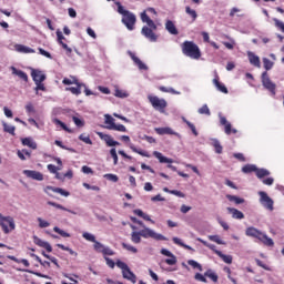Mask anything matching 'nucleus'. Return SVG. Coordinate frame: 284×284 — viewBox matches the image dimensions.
Returning <instances> with one entry per match:
<instances>
[{
    "label": "nucleus",
    "instance_id": "1",
    "mask_svg": "<svg viewBox=\"0 0 284 284\" xmlns=\"http://www.w3.org/2000/svg\"><path fill=\"white\" fill-rule=\"evenodd\" d=\"M141 20L143 23H146V26L142 28L141 33L143 37H145V39H149L151 43H155V41L159 39V36L154 33V30H156V23H154V20H151L150 16H148L145 12L141 13Z\"/></svg>",
    "mask_w": 284,
    "mask_h": 284
},
{
    "label": "nucleus",
    "instance_id": "2",
    "mask_svg": "<svg viewBox=\"0 0 284 284\" xmlns=\"http://www.w3.org/2000/svg\"><path fill=\"white\" fill-rule=\"evenodd\" d=\"M245 234L252 239H257V241L263 243V245H267V247H274V240L254 226L247 227Z\"/></svg>",
    "mask_w": 284,
    "mask_h": 284
},
{
    "label": "nucleus",
    "instance_id": "3",
    "mask_svg": "<svg viewBox=\"0 0 284 284\" xmlns=\"http://www.w3.org/2000/svg\"><path fill=\"white\" fill-rule=\"evenodd\" d=\"M115 6L118 7L119 14H122V23L125 24L128 30H134V26L136 23V16H134V13L125 10V8H123L121 6V2H119V1L115 2Z\"/></svg>",
    "mask_w": 284,
    "mask_h": 284
},
{
    "label": "nucleus",
    "instance_id": "4",
    "mask_svg": "<svg viewBox=\"0 0 284 284\" xmlns=\"http://www.w3.org/2000/svg\"><path fill=\"white\" fill-rule=\"evenodd\" d=\"M182 52L185 57H190V59H201V49L193 41H184L182 43Z\"/></svg>",
    "mask_w": 284,
    "mask_h": 284
},
{
    "label": "nucleus",
    "instance_id": "5",
    "mask_svg": "<svg viewBox=\"0 0 284 284\" xmlns=\"http://www.w3.org/2000/svg\"><path fill=\"white\" fill-rule=\"evenodd\" d=\"M148 101L158 112L163 113L165 112V108H168V101H165V99H160L156 95H148Z\"/></svg>",
    "mask_w": 284,
    "mask_h": 284
},
{
    "label": "nucleus",
    "instance_id": "6",
    "mask_svg": "<svg viewBox=\"0 0 284 284\" xmlns=\"http://www.w3.org/2000/svg\"><path fill=\"white\" fill-rule=\"evenodd\" d=\"M0 226L4 234H10L16 227L14 219L12 216H3V214H0Z\"/></svg>",
    "mask_w": 284,
    "mask_h": 284
},
{
    "label": "nucleus",
    "instance_id": "7",
    "mask_svg": "<svg viewBox=\"0 0 284 284\" xmlns=\"http://www.w3.org/2000/svg\"><path fill=\"white\" fill-rule=\"evenodd\" d=\"M140 235L142 236V239H153L154 241H168V237H165L161 233L154 232V230L150 227H144L143 230H141Z\"/></svg>",
    "mask_w": 284,
    "mask_h": 284
},
{
    "label": "nucleus",
    "instance_id": "8",
    "mask_svg": "<svg viewBox=\"0 0 284 284\" xmlns=\"http://www.w3.org/2000/svg\"><path fill=\"white\" fill-rule=\"evenodd\" d=\"M258 196L261 205H263L265 210H268V212H274V200H272V197H270L265 191H260Z\"/></svg>",
    "mask_w": 284,
    "mask_h": 284
},
{
    "label": "nucleus",
    "instance_id": "9",
    "mask_svg": "<svg viewBox=\"0 0 284 284\" xmlns=\"http://www.w3.org/2000/svg\"><path fill=\"white\" fill-rule=\"evenodd\" d=\"M262 84L265 90H268V92H271L272 97H276V84L272 82L270 75L267 74V71H264L262 73Z\"/></svg>",
    "mask_w": 284,
    "mask_h": 284
},
{
    "label": "nucleus",
    "instance_id": "10",
    "mask_svg": "<svg viewBox=\"0 0 284 284\" xmlns=\"http://www.w3.org/2000/svg\"><path fill=\"white\" fill-rule=\"evenodd\" d=\"M220 125L224 126V132L225 134L230 135V134H236L239 131L236 129L232 128V123H230L227 121L226 116L221 115L220 116Z\"/></svg>",
    "mask_w": 284,
    "mask_h": 284
},
{
    "label": "nucleus",
    "instance_id": "11",
    "mask_svg": "<svg viewBox=\"0 0 284 284\" xmlns=\"http://www.w3.org/2000/svg\"><path fill=\"white\" fill-rule=\"evenodd\" d=\"M58 37V43L65 50L67 57H72V48L68 47V44L63 41H65V37H63V32L61 30H58L55 32Z\"/></svg>",
    "mask_w": 284,
    "mask_h": 284
},
{
    "label": "nucleus",
    "instance_id": "12",
    "mask_svg": "<svg viewBox=\"0 0 284 284\" xmlns=\"http://www.w3.org/2000/svg\"><path fill=\"white\" fill-rule=\"evenodd\" d=\"M97 134H98V136H99L102 141H104V142L106 143V145H108L109 148H114V146H116V145H121V143H119L118 141H114V139H112V135H110V134H105V133H103V132H98Z\"/></svg>",
    "mask_w": 284,
    "mask_h": 284
},
{
    "label": "nucleus",
    "instance_id": "13",
    "mask_svg": "<svg viewBox=\"0 0 284 284\" xmlns=\"http://www.w3.org/2000/svg\"><path fill=\"white\" fill-rule=\"evenodd\" d=\"M33 243L34 245H38V247H43L47 252H52V245L37 235H33Z\"/></svg>",
    "mask_w": 284,
    "mask_h": 284
},
{
    "label": "nucleus",
    "instance_id": "14",
    "mask_svg": "<svg viewBox=\"0 0 284 284\" xmlns=\"http://www.w3.org/2000/svg\"><path fill=\"white\" fill-rule=\"evenodd\" d=\"M23 174H26L28 179H32L33 181H43V173L39 171L24 170Z\"/></svg>",
    "mask_w": 284,
    "mask_h": 284
},
{
    "label": "nucleus",
    "instance_id": "15",
    "mask_svg": "<svg viewBox=\"0 0 284 284\" xmlns=\"http://www.w3.org/2000/svg\"><path fill=\"white\" fill-rule=\"evenodd\" d=\"M50 191L54 192L55 194H61V196H70V192L61 189V187H54V186H45L44 192L50 196Z\"/></svg>",
    "mask_w": 284,
    "mask_h": 284
},
{
    "label": "nucleus",
    "instance_id": "16",
    "mask_svg": "<svg viewBox=\"0 0 284 284\" xmlns=\"http://www.w3.org/2000/svg\"><path fill=\"white\" fill-rule=\"evenodd\" d=\"M10 70L14 77H19L21 79V81H24V83H28V81H29L28 73L17 69V67H10Z\"/></svg>",
    "mask_w": 284,
    "mask_h": 284
},
{
    "label": "nucleus",
    "instance_id": "17",
    "mask_svg": "<svg viewBox=\"0 0 284 284\" xmlns=\"http://www.w3.org/2000/svg\"><path fill=\"white\" fill-rule=\"evenodd\" d=\"M247 58L251 65H254V68H261V58H258V55L252 51H247Z\"/></svg>",
    "mask_w": 284,
    "mask_h": 284
},
{
    "label": "nucleus",
    "instance_id": "18",
    "mask_svg": "<svg viewBox=\"0 0 284 284\" xmlns=\"http://www.w3.org/2000/svg\"><path fill=\"white\" fill-rule=\"evenodd\" d=\"M129 55L131 57L132 61L138 65L139 70H148V65L139 59L132 51L129 52Z\"/></svg>",
    "mask_w": 284,
    "mask_h": 284
},
{
    "label": "nucleus",
    "instance_id": "19",
    "mask_svg": "<svg viewBox=\"0 0 284 284\" xmlns=\"http://www.w3.org/2000/svg\"><path fill=\"white\" fill-rule=\"evenodd\" d=\"M155 132L156 134L163 135V134H171L176 136L179 133L174 132V130H172V128L170 126H165V128H155Z\"/></svg>",
    "mask_w": 284,
    "mask_h": 284
},
{
    "label": "nucleus",
    "instance_id": "20",
    "mask_svg": "<svg viewBox=\"0 0 284 284\" xmlns=\"http://www.w3.org/2000/svg\"><path fill=\"white\" fill-rule=\"evenodd\" d=\"M77 87H69L67 88V92H70L71 94H75V97H79L81 94V88H85V84L79 82V84H75Z\"/></svg>",
    "mask_w": 284,
    "mask_h": 284
},
{
    "label": "nucleus",
    "instance_id": "21",
    "mask_svg": "<svg viewBox=\"0 0 284 284\" xmlns=\"http://www.w3.org/2000/svg\"><path fill=\"white\" fill-rule=\"evenodd\" d=\"M123 278H126V281H131V283H136V275L132 273V271L126 268L125 271H122Z\"/></svg>",
    "mask_w": 284,
    "mask_h": 284
},
{
    "label": "nucleus",
    "instance_id": "22",
    "mask_svg": "<svg viewBox=\"0 0 284 284\" xmlns=\"http://www.w3.org/2000/svg\"><path fill=\"white\" fill-rule=\"evenodd\" d=\"M165 30H168L170 34H174V36L179 34V30L176 29V26L172 20H168L165 22Z\"/></svg>",
    "mask_w": 284,
    "mask_h": 284
},
{
    "label": "nucleus",
    "instance_id": "23",
    "mask_svg": "<svg viewBox=\"0 0 284 284\" xmlns=\"http://www.w3.org/2000/svg\"><path fill=\"white\" fill-rule=\"evenodd\" d=\"M14 48L17 52H22L23 54H34V49L26 47L23 44H16Z\"/></svg>",
    "mask_w": 284,
    "mask_h": 284
},
{
    "label": "nucleus",
    "instance_id": "24",
    "mask_svg": "<svg viewBox=\"0 0 284 284\" xmlns=\"http://www.w3.org/2000/svg\"><path fill=\"white\" fill-rule=\"evenodd\" d=\"M153 156H155V159H158L161 163H174V160H172L170 158H165L163 155V153H161L159 151H154Z\"/></svg>",
    "mask_w": 284,
    "mask_h": 284
},
{
    "label": "nucleus",
    "instance_id": "25",
    "mask_svg": "<svg viewBox=\"0 0 284 284\" xmlns=\"http://www.w3.org/2000/svg\"><path fill=\"white\" fill-rule=\"evenodd\" d=\"M213 83L215 85V88L222 92L223 94H227V87H225V84L221 83V81H219V75L216 78L213 79Z\"/></svg>",
    "mask_w": 284,
    "mask_h": 284
},
{
    "label": "nucleus",
    "instance_id": "26",
    "mask_svg": "<svg viewBox=\"0 0 284 284\" xmlns=\"http://www.w3.org/2000/svg\"><path fill=\"white\" fill-rule=\"evenodd\" d=\"M47 77H41L40 80H37V78H34V83H36V92H39V90H41V92H45V84H43V81H45Z\"/></svg>",
    "mask_w": 284,
    "mask_h": 284
},
{
    "label": "nucleus",
    "instance_id": "27",
    "mask_svg": "<svg viewBox=\"0 0 284 284\" xmlns=\"http://www.w3.org/2000/svg\"><path fill=\"white\" fill-rule=\"evenodd\" d=\"M227 212H230V214H232L233 219H245V214H243V212L239 211L237 209L234 207H227Z\"/></svg>",
    "mask_w": 284,
    "mask_h": 284
},
{
    "label": "nucleus",
    "instance_id": "28",
    "mask_svg": "<svg viewBox=\"0 0 284 284\" xmlns=\"http://www.w3.org/2000/svg\"><path fill=\"white\" fill-rule=\"evenodd\" d=\"M133 214H136V216H140L141 219H143L144 221H149V223L154 224V220H152V217H150V215L145 214L143 211H141V209H136L133 211Z\"/></svg>",
    "mask_w": 284,
    "mask_h": 284
},
{
    "label": "nucleus",
    "instance_id": "29",
    "mask_svg": "<svg viewBox=\"0 0 284 284\" xmlns=\"http://www.w3.org/2000/svg\"><path fill=\"white\" fill-rule=\"evenodd\" d=\"M129 148H130V150H132V152H134L135 154H140V156H145L146 159H150V153H148V151L139 150V149H136V146H134V144H132V143H129Z\"/></svg>",
    "mask_w": 284,
    "mask_h": 284
},
{
    "label": "nucleus",
    "instance_id": "30",
    "mask_svg": "<svg viewBox=\"0 0 284 284\" xmlns=\"http://www.w3.org/2000/svg\"><path fill=\"white\" fill-rule=\"evenodd\" d=\"M114 118H112V115H110V114H105L104 115V123H105V125H108L106 126V130H112L113 128H114V125L116 124V123H114Z\"/></svg>",
    "mask_w": 284,
    "mask_h": 284
},
{
    "label": "nucleus",
    "instance_id": "31",
    "mask_svg": "<svg viewBox=\"0 0 284 284\" xmlns=\"http://www.w3.org/2000/svg\"><path fill=\"white\" fill-rule=\"evenodd\" d=\"M215 254H217V256H220V258H222L224 263H227V265H232V255H225L221 251H215Z\"/></svg>",
    "mask_w": 284,
    "mask_h": 284
},
{
    "label": "nucleus",
    "instance_id": "32",
    "mask_svg": "<svg viewBox=\"0 0 284 284\" xmlns=\"http://www.w3.org/2000/svg\"><path fill=\"white\" fill-rule=\"evenodd\" d=\"M48 205H51L52 207H57V210H63L64 212H70V214H77L74 211L67 209L63 205L52 202V201H49Z\"/></svg>",
    "mask_w": 284,
    "mask_h": 284
},
{
    "label": "nucleus",
    "instance_id": "33",
    "mask_svg": "<svg viewBox=\"0 0 284 284\" xmlns=\"http://www.w3.org/2000/svg\"><path fill=\"white\" fill-rule=\"evenodd\" d=\"M22 145L31 148V150H37V142L32 141L31 138L22 139Z\"/></svg>",
    "mask_w": 284,
    "mask_h": 284
},
{
    "label": "nucleus",
    "instance_id": "34",
    "mask_svg": "<svg viewBox=\"0 0 284 284\" xmlns=\"http://www.w3.org/2000/svg\"><path fill=\"white\" fill-rule=\"evenodd\" d=\"M255 175L257 176V179H265V176H270V171L267 169L256 168Z\"/></svg>",
    "mask_w": 284,
    "mask_h": 284
},
{
    "label": "nucleus",
    "instance_id": "35",
    "mask_svg": "<svg viewBox=\"0 0 284 284\" xmlns=\"http://www.w3.org/2000/svg\"><path fill=\"white\" fill-rule=\"evenodd\" d=\"M31 77L33 79H37V81L41 80L42 77H45V74L43 73V71L39 70V69H32L31 70Z\"/></svg>",
    "mask_w": 284,
    "mask_h": 284
},
{
    "label": "nucleus",
    "instance_id": "36",
    "mask_svg": "<svg viewBox=\"0 0 284 284\" xmlns=\"http://www.w3.org/2000/svg\"><path fill=\"white\" fill-rule=\"evenodd\" d=\"M212 145L216 154H223V145H221V142L217 139L212 140Z\"/></svg>",
    "mask_w": 284,
    "mask_h": 284
},
{
    "label": "nucleus",
    "instance_id": "37",
    "mask_svg": "<svg viewBox=\"0 0 284 284\" xmlns=\"http://www.w3.org/2000/svg\"><path fill=\"white\" fill-rule=\"evenodd\" d=\"M17 154H18V158H19L20 161H26V156H28V159H30V156L32 155L30 153V151H28L26 149L18 150Z\"/></svg>",
    "mask_w": 284,
    "mask_h": 284
},
{
    "label": "nucleus",
    "instance_id": "38",
    "mask_svg": "<svg viewBox=\"0 0 284 284\" xmlns=\"http://www.w3.org/2000/svg\"><path fill=\"white\" fill-rule=\"evenodd\" d=\"M62 83L63 85H79V80L75 77L64 78Z\"/></svg>",
    "mask_w": 284,
    "mask_h": 284
},
{
    "label": "nucleus",
    "instance_id": "39",
    "mask_svg": "<svg viewBox=\"0 0 284 284\" xmlns=\"http://www.w3.org/2000/svg\"><path fill=\"white\" fill-rule=\"evenodd\" d=\"M2 128H3V132H7L8 134H11L12 136H14V132L17 130L16 126H12V125L3 122Z\"/></svg>",
    "mask_w": 284,
    "mask_h": 284
},
{
    "label": "nucleus",
    "instance_id": "40",
    "mask_svg": "<svg viewBox=\"0 0 284 284\" xmlns=\"http://www.w3.org/2000/svg\"><path fill=\"white\" fill-rule=\"evenodd\" d=\"M53 122L55 123V125H60V128H62V130H64V132L72 134V130L70 128H68V125L65 123H63L61 120L54 119Z\"/></svg>",
    "mask_w": 284,
    "mask_h": 284
},
{
    "label": "nucleus",
    "instance_id": "41",
    "mask_svg": "<svg viewBox=\"0 0 284 284\" xmlns=\"http://www.w3.org/2000/svg\"><path fill=\"white\" fill-rule=\"evenodd\" d=\"M242 172L244 174H251V172H256V165L254 164H246L242 168Z\"/></svg>",
    "mask_w": 284,
    "mask_h": 284
},
{
    "label": "nucleus",
    "instance_id": "42",
    "mask_svg": "<svg viewBox=\"0 0 284 284\" xmlns=\"http://www.w3.org/2000/svg\"><path fill=\"white\" fill-rule=\"evenodd\" d=\"M226 199H229V201L235 203L236 205H241V203H245L244 199L239 197L236 195H227Z\"/></svg>",
    "mask_w": 284,
    "mask_h": 284
},
{
    "label": "nucleus",
    "instance_id": "43",
    "mask_svg": "<svg viewBox=\"0 0 284 284\" xmlns=\"http://www.w3.org/2000/svg\"><path fill=\"white\" fill-rule=\"evenodd\" d=\"M185 12H186V14H189V17L192 18V21H196V19L199 18V14L196 13V10H193L190 7H185Z\"/></svg>",
    "mask_w": 284,
    "mask_h": 284
},
{
    "label": "nucleus",
    "instance_id": "44",
    "mask_svg": "<svg viewBox=\"0 0 284 284\" xmlns=\"http://www.w3.org/2000/svg\"><path fill=\"white\" fill-rule=\"evenodd\" d=\"M141 233H140V231L139 232H136V231H134V232H132L131 233V241H132V243H135V244H139V243H141Z\"/></svg>",
    "mask_w": 284,
    "mask_h": 284
},
{
    "label": "nucleus",
    "instance_id": "45",
    "mask_svg": "<svg viewBox=\"0 0 284 284\" xmlns=\"http://www.w3.org/2000/svg\"><path fill=\"white\" fill-rule=\"evenodd\" d=\"M204 276H206L207 278H211V281H213V283H219V275H216V273H214L212 271H206L204 273Z\"/></svg>",
    "mask_w": 284,
    "mask_h": 284
},
{
    "label": "nucleus",
    "instance_id": "46",
    "mask_svg": "<svg viewBox=\"0 0 284 284\" xmlns=\"http://www.w3.org/2000/svg\"><path fill=\"white\" fill-rule=\"evenodd\" d=\"M53 232H55L57 234H60V236H62L63 239H70V233L61 230L59 226H54L53 227Z\"/></svg>",
    "mask_w": 284,
    "mask_h": 284
},
{
    "label": "nucleus",
    "instance_id": "47",
    "mask_svg": "<svg viewBox=\"0 0 284 284\" xmlns=\"http://www.w3.org/2000/svg\"><path fill=\"white\" fill-rule=\"evenodd\" d=\"M173 243H175V245H180V247H184V250H193L192 246L183 243L179 237H173Z\"/></svg>",
    "mask_w": 284,
    "mask_h": 284
},
{
    "label": "nucleus",
    "instance_id": "48",
    "mask_svg": "<svg viewBox=\"0 0 284 284\" xmlns=\"http://www.w3.org/2000/svg\"><path fill=\"white\" fill-rule=\"evenodd\" d=\"M187 265H191V267H193V270H199L200 272H203V266L194 260H189Z\"/></svg>",
    "mask_w": 284,
    "mask_h": 284
},
{
    "label": "nucleus",
    "instance_id": "49",
    "mask_svg": "<svg viewBox=\"0 0 284 284\" xmlns=\"http://www.w3.org/2000/svg\"><path fill=\"white\" fill-rule=\"evenodd\" d=\"M184 123H186L187 128H190L191 132H193L194 136H199V131H196V126L192 124V122L187 121V119L183 118Z\"/></svg>",
    "mask_w": 284,
    "mask_h": 284
},
{
    "label": "nucleus",
    "instance_id": "50",
    "mask_svg": "<svg viewBox=\"0 0 284 284\" xmlns=\"http://www.w3.org/2000/svg\"><path fill=\"white\" fill-rule=\"evenodd\" d=\"M93 248L95 250V252H99L100 254H103V250H105V245H103L101 242L95 241L93 242Z\"/></svg>",
    "mask_w": 284,
    "mask_h": 284
},
{
    "label": "nucleus",
    "instance_id": "51",
    "mask_svg": "<svg viewBox=\"0 0 284 284\" xmlns=\"http://www.w3.org/2000/svg\"><path fill=\"white\" fill-rule=\"evenodd\" d=\"M60 250H63V252H69V254H71V256H78V253L74 252V250L63 245V244H58L57 245Z\"/></svg>",
    "mask_w": 284,
    "mask_h": 284
},
{
    "label": "nucleus",
    "instance_id": "52",
    "mask_svg": "<svg viewBox=\"0 0 284 284\" xmlns=\"http://www.w3.org/2000/svg\"><path fill=\"white\" fill-rule=\"evenodd\" d=\"M104 179H106V181H111L112 183L119 182V175L112 173L104 174Z\"/></svg>",
    "mask_w": 284,
    "mask_h": 284
},
{
    "label": "nucleus",
    "instance_id": "53",
    "mask_svg": "<svg viewBox=\"0 0 284 284\" xmlns=\"http://www.w3.org/2000/svg\"><path fill=\"white\" fill-rule=\"evenodd\" d=\"M122 247H123V250H126L128 252H132V254H136V252H139V250L136 247H134L131 244H128L125 242L122 243Z\"/></svg>",
    "mask_w": 284,
    "mask_h": 284
},
{
    "label": "nucleus",
    "instance_id": "54",
    "mask_svg": "<svg viewBox=\"0 0 284 284\" xmlns=\"http://www.w3.org/2000/svg\"><path fill=\"white\" fill-rule=\"evenodd\" d=\"M110 154L113 159V165H119V155L116 154V149H111Z\"/></svg>",
    "mask_w": 284,
    "mask_h": 284
},
{
    "label": "nucleus",
    "instance_id": "55",
    "mask_svg": "<svg viewBox=\"0 0 284 284\" xmlns=\"http://www.w3.org/2000/svg\"><path fill=\"white\" fill-rule=\"evenodd\" d=\"M199 114H206V116H210L212 113L210 112L207 104H204L199 109Z\"/></svg>",
    "mask_w": 284,
    "mask_h": 284
},
{
    "label": "nucleus",
    "instance_id": "56",
    "mask_svg": "<svg viewBox=\"0 0 284 284\" xmlns=\"http://www.w3.org/2000/svg\"><path fill=\"white\" fill-rule=\"evenodd\" d=\"M83 239H85V241H90V243H95L97 242V237L93 234H90L88 232H84L82 234Z\"/></svg>",
    "mask_w": 284,
    "mask_h": 284
},
{
    "label": "nucleus",
    "instance_id": "57",
    "mask_svg": "<svg viewBox=\"0 0 284 284\" xmlns=\"http://www.w3.org/2000/svg\"><path fill=\"white\" fill-rule=\"evenodd\" d=\"M263 63H264V68L266 69V71L272 70V68H274V62H272L267 58H263Z\"/></svg>",
    "mask_w": 284,
    "mask_h": 284
},
{
    "label": "nucleus",
    "instance_id": "58",
    "mask_svg": "<svg viewBox=\"0 0 284 284\" xmlns=\"http://www.w3.org/2000/svg\"><path fill=\"white\" fill-rule=\"evenodd\" d=\"M79 140L83 141V143H87V145H92V140L90 139V135L80 134Z\"/></svg>",
    "mask_w": 284,
    "mask_h": 284
},
{
    "label": "nucleus",
    "instance_id": "59",
    "mask_svg": "<svg viewBox=\"0 0 284 284\" xmlns=\"http://www.w3.org/2000/svg\"><path fill=\"white\" fill-rule=\"evenodd\" d=\"M116 267H119L120 270H122V272H125L130 266H128V264H125V262H122L120 260H118L115 262Z\"/></svg>",
    "mask_w": 284,
    "mask_h": 284
},
{
    "label": "nucleus",
    "instance_id": "60",
    "mask_svg": "<svg viewBox=\"0 0 284 284\" xmlns=\"http://www.w3.org/2000/svg\"><path fill=\"white\" fill-rule=\"evenodd\" d=\"M111 130H115L116 132H128V128L123 124H114Z\"/></svg>",
    "mask_w": 284,
    "mask_h": 284
},
{
    "label": "nucleus",
    "instance_id": "61",
    "mask_svg": "<svg viewBox=\"0 0 284 284\" xmlns=\"http://www.w3.org/2000/svg\"><path fill=\"white\" fill-rule=\"evenodd\" d=\"M160 92H169L170 94H179L173 88L159 87Z\"/></svg>",
    "mask_w": 284,
    "mask_h": 284
},
{
    "label": "nucleus",
    "instance_id": "62",
    "mask_svg": "<svg viewBox=\"0 0 284 284\" xmlns=\"http://www.w3.org/2000/svg\"><path fill=\"white\" fill-rule=\"evenodd\" d=\"M38 223H39V227H41V229L50 227V222H48L41 217H38Z\"/></svg>",
    "mask_w": 284,
    "mask_h": 284
},
{
    "label": "nucleus",
    "instance_id": "63",
    "mask_svg": "<svg viewBox=\"0 0 284 284\" xmlns=\"http://www.w3.org/2000/svg\"><path fill=\"white\" fill-rule=\"evenodd\" d=\"M103 256H114V252L112 251V248L104 246L103 251H102Z\"/></svg>",
    "mask_w": 284,
    "mask_h": 284
},
{
    "label": "nucleus",
    "instance_id": "64",
    "mask_svg": "<svg viewBox=\"0 0 284 284\" xmlns=\"http://www.w3.org/2000/svg\"><path fill=\"white\" fill-rule=\"evenodd\" d=\"M170 258L165 260L166 265H176V256L171 255Z\"/></svg>",
    "mask_w": 284,
    "mask_h": 284
}]
</instances>
